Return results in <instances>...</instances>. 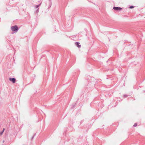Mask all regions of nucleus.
I'll return each instance as SVG.
<instances>
[{
	"label": "nucleus",
	"instance_id": "obj_5",
	"mask_svg": "<svg viewBox=\"0 0 145 145\" xmlns=\"http://www.w3.org/2000/svg\"><path fill=\"white\" fill-rule=\"evenodd\" d=\"M5 130V128H3V131H1V132L0 133V134L1 135L3 133Z\"/></svg>",
	"mask_w": 145,
	"mask_h": 145
},
{
	"label": "nucleus",
	"instance_id": "obj_11",
	"mask_svg": "<svg viewBox=\"0 0 145 145\" xmlns=\"http://www.w3.org/2000/svg\"><path fill=\"white\" fill-rule=\"evenodd\" d=\"M39 7V5H36V6H35V7L37 8H38V7Z\"/></svg>",
	"mask_w": 145,
	"mask_h": 145
},
{
	"label": "nucleus",
	"instance_id": "obj_4",
	"mask_svg": "<svg viewBox=\"0 0 145 145\" xmlns=\"http://www.w3.org/2000/svg\"><path fill=\"white\" fill-rule=\"evenodd\" d=\"M80 43L79 42H76L75 43V45L79 48L81 47V45H80Z\"/></svg>",
	"mask_w": 145,
	"mask_h": 145
},
{
	"label": "nucleus",
	"instance_id": "obj_8",
	"mask_svg": "<svg viewBox=\"0 0 145 145\" xmlns=\"http://www.w3.org/2000/svg\"><path fill=\"white\" fill-rule=\"evenodd\" d=\"M137 125V123H136L134 124L133 126L134 127H136Z\"/></svg>",
	"mask_w": 145,
	"mask_h": 145
},
{
	"label": "nucleus",
	"instance_id": "obj_2",
	"mask_svg": "<svg viewBox=\"0 0 145 145\" xmlns=\"http://www.w3.org/2000/svg\"><path fill=\"white\" fill-rule=\"evenodd\" d=\"M9 80L11 82H12L13 83H14L16 81V79L13 78H9Z\"/></svg>",
	"mask_w": 145,
	"mask_h": 145
},
{
	"label": "nucleus",
	"instance_id": "obj_9",
	"mask_svg": "<svg viewBox=\"0 0 145 145\" xmlns=\"http://www.w3.org/2000/svg\"><path fill=\"white\" fill-rule=\"evenodd\" d=\"M134 8V6H131L129 7V8Z\"/></svg>",
	"mask_w": 145,
	"mask_h": 145
},
{
	"label": "nucleus",
	"instance_id": "obj_6",
	"mask_svg": "<svg viewBox=\"0 0 145 145\" xmlns=\"http://www.w3.org/2000/svg\"><path fill=\"white\" fill-rule=\"evenodd\" d=\"M39 12V8H38L37 10L36 11V13H38Z\"/></svg>",
	"mask_w": 145,
	"mask_h": 145
},
{
	"label": "nucleus",
	"instance_id": "obj_10",
	"mask_svg": "<svg viewBox=\"0 0 145 145\" xmlns=\"http://www.w3.org/2000/svg\"><path fill=\"white\" fill-rule=\"evenodd\" d=\"M35 135H33V137H32V138H31V140H33V138L34 137V136H35Z\"/></svg>",
	"mask_w": 145,
	"mask_h": 145
},
{
	"label": "nucleus",
	"instance_id": "obj_3",
	"mask_svg": "<svg viewBox=\"0 0 145 145\" xmlns=\"http://www.w3.org/2000/svg\"><path fill=\"white\" fill-rule=\"evenodd\" d=\"M114 10H122V8L119 7H113Z\"/></svg>",
	"mask_w": 145,
	"mask_h": 145
},
{
	"label": "nucleus",
	"instance_id": "obj_13",
	"mask_svg": "<svg viewBox=\"0 0 145 145\" xmlns=\"http://www.w3.org/2000/svg\"><path fill=\"white\" fill-rule=\"evenodd\" d=\"M4 142H5L4 140H3V143H4Z\"/></svg>",
	"mask_w": 145,
	"mask_h": 145
},
{
	"label": "nucleus",
	"instance_id": "obj_14",
	"mask_svg": "<svg viewBox=\"0 0 145 145\" xmlns=\"http://www.w3.org/2000/svg\"><path fill=\"white\" fill-rule=\"evenodd\" d=\"M50 1V0H49Z\"/></svg>",
	"mask_w": 145,
	"mask_h": 145
},
{
	"label": "nucleus",
	"instance_id": "obj_1",
	"mask_svg": "<svg viewBox=\"0 0 145 145\" xmlns=\"http://www.w3.org/2000/svg\"><path fill=\"white\" fill-rule=\"evenodd\" d=\"M11 30L14 33L16 32L18 30V26L15 25L14 26H12L11 27Z\"/></svg>",
	"mask_w": 145,
	"mask_h": 145
},
{
	"label": "nucleus",
	"instance_id": "obj_12",
	"mask_svg": "<svg viewBox=\"0 0 145 145\" xmlns=\"http://www.w3.org/2000/svg\"><path fill=\"white\" fill-rule=\"evenodd\" d=\"M41 4V3H40L38 5H39V7L40 5Z\"/></svg>",
	"mask_w": 145,
	"mask_h": 145
},
{
	"label": "nucleus",
	"instance_id": "obj_7",
	"mask_svg": "<svg viewBox=\"0 0 145 145\" xmlns=\"http://www.w3.org/2000/svg\"><path fill=\"white\" fill-rule=\"evenodd\" d=\"M128 96V95H123V97H127Z\"/></svg>",
	"mask_w": 145,
	"mask_h": 145
}]
</instances>
